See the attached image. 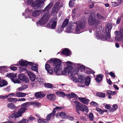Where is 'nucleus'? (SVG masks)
Returning <instances> with one entry per match:
<instances>
[{"mask_svg":"<svg viewBox=\"0 0 123 123\" xmlns=\"http://www.w3.org/2000/svg\"><path fill=\"white\" fill-rule=\"evenodd\" d=\"M72 65L74 67L73 68L71 66L70 71L68 72L67 75H68L70 78L75 83L79 82L81 81L80 78L78 79L75 75L77 74L80 70H82L84 69V66L82 64L80 63H73Z\"/></svg>","mask_w":123,"mask_h":123,"instance_id":"1","label":"nucleus"},{"mask_svg":"<svg viewBox=\"0 0 123 123\" xmlns=\"http://www.w3.org/2000/svg\"><path fill=\"white\" fill-rule=\"evenodd\" d=\"M73 63V62H67L65 63L67 66L64 68L63 71L62 70L60 67L57 68H54V71L57 75H67L70 71V69H71V67Z\"/></svg>","mask_w":123,"mask_h":123,"instance_id":"2","label":"nucleus"},{"mask_svg":"<svg viewBox=\"0 0 123 123\" xmlns=\"http://www.w3.org/2000/svg\"><path fill=\"white\" fill-rule=\"evenodd\" d=\"M102 30L101 26H99L94 29V30L95 31L96 38L98 39L105 41L108 37L107 32L106 31H105V30L103 31Z\"/></svg>","mask_w":123,"mask_h":123,"instance_id":"3","label":"nucleus"},{"mask_svg":"<svg viewBox=\"0 0 123 123\" xmlns=\"http://www.w3.org/2000/svg\"><path fill=\"white\" fill-rule=\"evenodd\" d=\"M97 17L99 19V21H97L96 20L94 14H90L88 20V23L90 25L96 26L99 23L103 18L102 16L100 14L98 13H97Z\"/></svg>","mask_w":123,"mask_h":123,"instance_id":"4","label":"nucleus"},{"mask_svg":"<svg viewBox=\"0 0 123 123\" xmlns=\"http://www.w3.org/2000/svg\"><path fill=\"white\" fill-rule=\"evenodd\" d=\"M86 23V21L83 20L81 21L79 20L75 23L76 24V27L75 29V33L79 34L84 31L83 29L84 27V25Z\"/></svg>","mask_w":123,"mask_h":123,"instance_id":"5","label":"nucleus"},{"mask_svg":"<svg viewBox=\"0 0 123 123\" xmlns=\"http://www.w3.org/2000/svg\"><path fill=\"white\" fill-rule=\"evenodd\" d=\"M69 98H74L76 99L79 98L80 101L82 103L87 105L89 100L84 98H79L75 94L72 92L71 93L67 94L66 95Z\"/></svg>","mask_w":123,"mask_h":123,"instance_id":"6","label":"nucleus"},{"mask_svg":"<svg viewBox=\"0 0 123 123\" xmlns=\"http://www.w3.org/2000/svg\"><path fill=\"white\" fill-rule=\"evenodd\" d=\"M50 18V14L49 13H45L41 19L37 23V25L39 26L45 25Z\"/></svg>","mask_w":123,"mask_h":123,"instance_id":"7","label":"nucleus"},{"mask_svg":"<svg viewBox=\"0 0 123 123\" xmlns=\"http://www.w3.org/2000/svg\"><path fill=\"white\" fill-rule=\"evenodd\" d=\"M27 110V109L25 108H21L18 110L17 112H14L9 117L10 118L18 117L21 116L23 113Z\"/></svg>","mask_w":123,"mask_h":123,"instance_id":"8","label":"nucleus"},{"mask_svg":"<svg viewBox=\"0 0 123 123\" xmlns=\"http://www.w3.org/2000/svg\"><path fill=\"white\" fill-rule=\"evenodd\" d=\"M114 33L115 41L118 42L123 40V28H121L119 31H116Z\"/></svg>","mask_w":123,"mask_h":123,"instance_id":"9","label":"nucleus"},{"mask_svg":"<svg viewBox=\"0 0 123 123\" xmlns=\"http://www.w3.org/2000/svg\"><path fill=\"white\" fill-rule=\"evenodd\" d=\"M44 0H36L32 4L31 6L33 8L36 9L37 8H41L44 5Z\"/></svg>","mask_w":123,"mask_h":123,"instance_id":"10","label":"nucleus"},{"mask_svg":"<svg viewBox=\"0 0 123 123\" xmlns=\"http://www.w3.org/2000/svg\"><path fill=\"white\" fill-rule=\"evenodd\" d=\"M50 63L53 64V66L54 68H56L60 67L61 64V62L58 59H51L48 61Z\"/></svg>","mask_w":123,"mask_h":123,"instance_id":"11","label":"nucleus"},{"mask_svg":"<svg viewBox=\"0 0 123 123\" xmlns=\"http://www.w3.org/2000/svg\"><path fill=\"white\" fill-rule=\"evenodd\" d=\"M63 6V5L62 4L61 5V2L60 1H58L54 5L51 11V14L55 16L56 15L57 13V11L60 7H61Z\"/></svg>","mask_w":123,"mask_h":123,"instance_id":"12","label":"nucleus"},{"mask_svg":"<svg viewBox=\"0 0 123 123\" xmlns=\"http://www.w3.org/2000/svg\"><path fill=\"white\" fill-rule=\"evenodd\" d=\"M17 73H9L7 75V76L10 78L12 81L14 83H20V81L17 79L16 78Z\"/></svg>","mask_w":123,"mask_h":123,"instance_id":"13","label":"nucleus"},{"mask_svg":"<svg viewBox=\"0 0 123 123\" xmlns=\"http://www.w3.org/2000/svg\"><path fill=\"white\" fill-rule=\"evenodd\" d=\"M57 17H55L50 20L49 24L51 26V28L55 29L56 26L57 22Z\"/></svg>","mask_w":123,"mask_h":123,"instance_id":"14","label":"nucleus"},{"mask_svg":"<svg viewBox=\"0 0 123 123\" xmlns=\"http://www.w3.org/2000/svg\"><path fill=\"white\" fill-rule=\"evenodd\" d=\"M74 103L75 105L76 109L77 110V111H76L79 114V111H78L80 110L81 111H83L84 110L82 109L83 105L78 101H75Z\"/></svg>","mask_w":123,"mask_h":123,"instance_id":"15","label":"nucleus"},{"mask_svg":"<svg viewBox=\"0 0 123 123\" xmlns=\"http://www.w3.org/2000/svg\"><path fill=\"white\" fill-rule=\"evenodd\" d=\"M18 78L21 80L25 81L26 83L29 82V80L28 77L23 74H21L18 76Z\"/></svg>","mask_w":123,"mask_h":123,"instance_id":"16","label":"nucleus"},{"mask_svg":"<svg viewBox=\"0 0 123 123\" xmlns=\"http://www.w3.org/2000/svg\"><path fill=\"white\" fill-rule=\"evenodd\" d=\"M26 73L29 76L31 80L32 81L35 80L36 79V75L34 73L27 70H26Z\"/></svg>","mask_w":123,"mask_h":123,"instance_id":"17","label":"nucleus"},{"mask_svg":"<svg viewBox=\"0 0 123 123\" xmlns=\"http://www.w3.org/2000/svg\"><path fill=\"white\" fill-rule=\"evenodd\" d=\"M53 2L50 3L42 11L43 12H47V13H49V10L51 7L53 5Z\"/></svg>","mask_w":123,"mask_h":123,"instance_id":"18","label":"nucleus"},{"mask_svg":"<svg viewBox=\"0 0 123 123\" xmlns=\"http://www.w3.org/2000/svg\"><path fill=\"white\" fill-rule=\"evenodd\" d=\"M29 65H31V69L33 71L36 72L38 71V67L37 64H35L33 62H29Z\"/></svg>","mask_w":123,"mask_h":123,"instance_id":"19","label":"nucleus"},{"mask_svg":"<svg viewBox=\"0 0 123 123\" xmlns=\"http://www.w3.org/2000/svg\"><path fill=\"white\" fill-rule=\"evenodd\" d=\"M45 68L49 74L51 75L53 74V71L52 69L50 68L49 64L46 63V64Z\"/></svg>","mask_w":123,"mask_h":123,"instance_id":"20","label":"nucleus"},{"mask_svg":"<svg viewBox=\"0 0 123 123\" xmlns=\"http://www.w3.org/2000/svg\"><path fill=\"white\" fill-rule=\"evenodd\" d=\"M35 95L36 98H37L43 97L45 95L43 92H40L35 93Z\"/></svg>","mask_w":123,"mask_h":123,"instance_id":"21","label":"nucleus"},{"mask_svg":"<svg viewBox=\"0 0 123 123\" xmlns=\"http://www.w3.org/2000/svg\"><path fill=\"white\" fill-rule=\"evenodd\" d=\"M19 64L21 66H25L26 67L28 64H29V62L27 61L23 60H21L19 61Z\"/></svg>","mask_w":123,"mask_h":123,"instance_id":"22","label":"nucleus"},{"mask_svg":"<svg viewBox=\"0 0 123 123\" xmlns=\"http://www.w3.org/2000/svg\"><path fill=\"white\" fill-rule=\"evenodd\" d=\"M42 12H43L42 10L34 11L32 13V16L34 17H37L40 15Z\"/></svg>","mask_w":123,"mask_h":123,"instance_id":"23","label":"nucleus"},{"mask_svg":"<svg viewBox=\"0 0 123 123\" xmlns=\"http://www.w3.org/2000/svg\"><path fill=\"white\" fill-rule=\"evenodd\" d=\"M123 0H116V1L111 2V4L113 6H117L123 1Z\"/></svg>","mask_w":123,"mask_h":123,"instance_id":"24","label":"nucleus"},{"mask_svg":"<svg viewBox=\"0 0 123 123\" xmlns=\"http://www.w3.org/2000/svg\"><path fill=\"white\" fill-rule=\"evenodd\" d=\"M117 108V104L113 105V107L111 108L109 105H108V109H109V111L110 112H113L116 110Z\"/></svg>","mask_w":123,"mask_h":123,"instance_id":"25","label":"nucleus"},{"mask_svg":"<svg viewBox=\"0 0 123 123\" xmlns=\"http://www.w3.org/2000/svg\"><path fill=\"white\" fill-rule=\"evenodd\" d=\"M59 116L61 117L63 119H65L67 117V116L66 114L62 112H61L60 113H57L56 116L58 117Z\"/></svg>","mask_w":123,"mask_h":123,"instance_id":"26","label":"nucleus"},{"mask_svg":"<svg viewBox=\"0 0 123 123\" xmlns=\"http://www.w3.org/2000/svg\"><path fill=\"white\" fill-rule=\"evenodd\" d=\"M47 98L51 100H55L56 99L55 95L52 94H47Z\"/></svg>","mask_w":123,"mask_h":123,"instance_id":"27","label":"nucleus"},{"mask_svg":"<svg viewBox=\"0 0 123 123\" xmlns=\"http://www.w3.org/2000/svg\"><path fill=\"white\" fill-rule=\"evenodd\" d=\"M55 112L56 111L54 110L51 113L48 115L47 117V120H48H48H50L52 117L53 118L54 117L55 115Z\"/></svg>","mask_w":123,"mask_h":123,"instance_id":"28","label":"nucleus"},{"mask_svg":"<svg viewBox=\"0 0 123 123\" xmlns=\"http://www.w3.org/2000/svg\"><path fill=\"white\" fill-rule=\"evenodd\" d=\"M84 66V69L82 70H80V71L85 70L87 73L88 74H93L94 73V71L91 69L88 68H86Z\"/></svg>","mask_w":123,"mask_h":123,"instance_id":"29","label":"nucleus"},{"mask_svg":"<svg viewBox=\"0 0 123 123\" xmlns=\"http://www.w3.org/2000/svg\"><path fill=\"white\" fill-rule=\"evenodd\" d=\"M26 95V93L21 92H18L15 94L16 96L18 97H24Z\"/></svg>","mask_w":123,"mask_h":123,"instance_id":"30","label":"nucleus"},{"mask_svg":"<svg viewBox=\"0 0 123 123\" xmlns=\"http://www.w3.org/2000/svg\"><path fill=\"white\" fill-rule=\"evenodd\" d=\"M62 53L67 56H68L70 55V52L68 49H65L62 52Z\"/></svg>","mask_w":123,"mask_h":123,"instance_id":"31","label":"nucleus"},{"mask_svg":"<svg viewBox=\"0 0 123 123\" xmlns=\"http://www.w3.org/2000/svg\"><path fill=\"white\" fill-rule=\"evenodd\" d=\"M74 27L72 26H68L66 30V31L67 32L70 33L72 32L73 31V29Z\"/></svg>","mask_w":123,"mask_h":123,"instance_id":"32","label":"nucleus"},{"mask_svg":"<svg viewBox=\"0 0 123 123\" xmlns=\"http://www.w3.org/2000/svg\"><path fill=\"white\" fill-rule=\"evenodd\" d=\"M56 94L58 96L63 97L65 96V94L62 91H58L56 92Z\"/></svg>","mask_w":123,"mask_h":123,"instance_id":"33","label":"nucleus"},{"mask_svg":"<svg viewBox=\"0 0 123 123\" xmlns=\"http://www.w3.org/2000/svg\"><path fill=\"white\" fill-rule=\"evenodd\" d=\"M28 87L27 85H23L17 88L18 91H21L25 90Z\"/></svg>","mask_w":123,"mask_h":123,"instance_id":"34","label":"nucleus"},{"mask_svg":"<svg viewBox=\"0 0 123 123\" xmlns=\"http://www.w3.org/2000/svg\"><path fill=\"white\" fill-rule=\"evenodd\" d=\"M31 105L34 106L39 107L41 106L40 103L37 102H32L30 103Z\"/></svg>","mask_w":123,"mask_h":123,"instance_id":"35","label":"nucleus"},{"mask_svg":"<svg viewBox=\"0 0 123 123\" xmlns=\"http://www.w3.org/2000/svg\"><path fill=\"white\" fill-rule=\"evenodd\" d=\"M7 106L9 108L12 109H14L16 108L14 104L13 103H9L7 104Z\"/></svg>","mask_w":123,"mask_h":123,"instance_id":"36","label":"nucleus"},{"mask_svg":"<svg viewBox=\"0 0 123 123\" xmlns=\"http://www.w3.org/2000/svg\"><path fill=\"white\" fill-rule=\"evenodd\" d=\"M69 21L68 19L67 18L65 19L62 24V27L64 28L65 27L68 25L69 23Z\"/></svg>","mask_w":123,"mask_h":123,"instance_id":"37","label":"nucleus"},{"mask_svg":"<svg viewBox=\"0 0 123 123\" xmlns=\"http://www.w3.org/2000/svg\"><path fill=\"white\" fill-rule=\"evenodd\" d=\"M8 101L9 102L15 103L18 101V99L16 98H8Z\"/></svg>","mask_w":123,"mask_h":123,"instance_id":"38","label":"nucleus"},{"mask_svg":"<svg viewBox=\"0 0 123 123\" xmlns=\"http://www.w3.org/2000/svg\"><path fill=\"white\" fill-rule=\"evenodd\" d=\"M31 104L30 102H27L22 104L21 105V107H23V108H26L27 110V109L26 108L29 106Z\"/></svg>","mask_w":123,"mask_h":123,"instance_id":"39","label":"nucleus"},{"mask_svg":"<svg viewBox=\"0 0 123 123\" xmlns=\"http://www.w3.org/2000/svg\"><path fill=\"white\" fill-rule=\"evenodd\" d=\"M109 25H108V39L111 38L110 30L112 28L111 24H110Z\"/></svg>","mask_w":123,"mask_h":123,"instance_id":"40","label":"nucleus"},{"mask_svg":"<svg viewBox=\"0 0 123 123\" xmlns=\"http://www.w3.org/2000/svg\"><path fill=\"white\" fill-rule=\"evenodd\" d=\"M7 84L6 81L4 80H2L0 81V86L2 87L6 85Z\"/></svg>","mask_w":123,"mask_h":123,"instance_id":"41","label":"nucleus"},{"mask_svg":"<svg viewBox=\"0 0 123 123\" xmlns=\"http://www.w3.org/2000/svg\"><path fill=\"white\" fill-rule=\"evenodd\" d=\"M96 81L98 82H99L102 80V74H100L98 75L95 79Z\"/></svg>","mask_w":123,"mask_h":123,"instance_id":"42","label":"nucleus"},{"mask_svg":"<svg viewBox=\"0 0 123 123\" xmlns=\"http://www.w3.org/2000/svg\"><path fill=\"white\" fill-rule=\"evenodd\" d=\"M90 81V78L89 77H87L85 79V84L87 86H88Z\"/></svg>","mask_w":123,"mask_h":123,"instance_id":"43","label":"nucleus"},{"mask_svg":"<svg viewBox=\"0 0 123 123\" xmlns=\"http://www.w3.org/2000/svg\"><path fill=\"white\" fill-rule=\"evenodd\" d=\"M38 121L39 123H47L48 122L46 119H44L42 118H39Z\"/></svg>","mask_w":123,"mask_h":123,"instance_id":"44","label":"nucleus"},{"mask_svg":"<svg viewBox=\"0 0 123 123\" xmlns=\"http://www.w3.org/2000/svg\"><path fill=\"white\" fill-rule=\"evenodd\" d=\"M75 4V1L74 0H70L69 2V6L70 7H73Z\"/></svg>","mask_w":123,"mask_h":123,"instance_id":"45","label":"nucleus"},{"mask_svg":"<svg viewBox=\"0 0 123 123\" xmlns=\"http://www.w3.org/2000/svg\"><path fill=\"white\" fill-rule=\"evenodd\" d=\"M82 109L84 110L83 111H82V112H84L85 111L86 113L88 112V108L86 105H83L82 108Z\"/></svg>","mask_w":123,"mask_h":123,"instance_id":"46","label":"nucleus"},{"mask_svg":"<svg viewBox=\"0 0 123 123\" xmlns=\"http://www.w3.org/2000/svg\"><path fill=\"white\" fill-rule=\"evenodd\" d=\"M79 78H80V80H81V81L79 82L81 83H83L84 82V79H85V77L84 76L81 75H79L78 76V79Z\"/></svg>","mask_w":123,"mask_h":123,"instance_id":"47","label":"nucleus"},{"mask_svg":"<svg viewBox=\"0 0 123 123\" xmlns=\"http://www.w3.org/2000/svg\"><path fill=\"white\" fill-rule=\"evenodd\" d=\"M77 12V10L76 9H73L72 11V15L73 18H74L76 15V13Z\"/></svg>","mask_w":123,"mask_h":123,"instance_id":"48","label":"nucleus"},{"mask_svg":"<svg viewBox=\"0 0 123 123\" xmlns=\"http://www.w3.org/2000/svg\"><path fill=\"white\" fill-rule=\"evenodd\" d=\"M97 95L99 97H104L105 96V94L103 93L98 92L97 93Z\"/></svg>","mask_w":123,"mask_h":123,"instance_id":"49","label":"nucleus"},{"mask_svg":"<svg viewBox=\"0 0 123 123\" xmlns=\"http://www.w3.org/2000/svg\"><path fill=\"white\" fill-rule=\"evenodd\" d=\"M89 118L90 120L91 121L93 120L94 118L93 115L92 113H90L89 114Z\"/></svg>","mask_w":123,"mask_h":123,"instance_id":"50","label":"nucleus"},{"mask_svg":"<svg viewBox=\"0 0 123 123\" xmlns=\"http://www.w3.org/2000/svg\"><path fill=\"white\" fill-rule=\"evenodd\" d=\"M28 120L27 119H24L18 122V123H27Z\"/></svg>","mask_w":123,"mask_h":123,"instance_id":"51","label":"nucleus"},{"mask_svg":"<svg viewBox=\"0 0 123 123\" xmlns=\"http://www.w3.org/2000/svg\"><path fill=\"white\" fill-rule=\"evenodd\" d=\"M44 86L46 87L50 88L53 86V85L50 83H46L44 84Z\"/></svg>","mask_w":123,"mask_h":123,"instance_id":"52","label":"nucleus"},{"mask_svg":"<svg viewBox=\"0 0 123 123\" xmlns=\"http://www.w3.org/2000/svg\"><path fill=\"white\" fill-rule=\"evenodd\" d=\"M116 94L115 91H112L111 90H108V95H114Z\"/></svg>","mask_w":123,"mask_h":123,"instance_id":"53","label":"nucleus"},{"mask_svg":"<svg viewBox=\"0 0 123 123\" xmlns=\"http://www.w3.org/2000/svg\"><path fill=\"white\" fill-rule=\"evenodd\" d=\"M96 110L97 111H98L99 113L100 114H102L103 113V111L99 108L96 107Z\"/></svg>","mask_w":123,"mask_h":123,"instance_id":"54","label":"nucleus"},{"mask_svg":"<svg viewBox=\"0 0 123 123\" xmlns=\"http://www.w3.org/2000/svg\"><path fill=\"white\" fill-rule=\"evenodd\" d=\"M6 68L5 66H2L0 67V72H2L3 71H5Z\"/></svg>","mask_w":123,"mask_h":123,"instance_id":"55","label":"nucleus"},{"mask_svg":"<svg viewBox=\"0 0 123 123\" xmlns=\"http://www.w3.org/2000/svg\"><path fill=\"white\" fill-rule=\"evenodd\" d=\"M90 104L91 105L95 106H97L98 105V103L94 101L91 102V103Z\"/></svg>","mask_w":123,"mask_h":123,"instance_id":"56","label":"nucleus"},{"mask_svg":"<svg viewBox=\"0 0 123 123\" xmlns=\"http://www.w3.org/2000/svg\"><path fill=\"white\" fill-rule=\"evenodd\" d=\"M109 74L113 78H115L116 77L114 73L112 72H110L109 73Z\"/></svg>","mask_w":123,"mask_h":123,"instance_id":"57","label":"nucleus"},{"mask_svg":"<svg viewBox=\"0 0 123 123\" xmlns=\"http://www.w3.org/2000/svg\"><path fill=\"white\" fill-rule=\"evenodd\" d=\"M8 98L7 95H0V99H3L6 98Z\"/></svg>","mask_w":123,"mask_h":123,"instance_id":"58","label":"nucleus"},{"mask_svg":"<svg viewBox=\"0 0 123 123\" xmlns=\"http://www.w3.org/2000/svg\"><path fill=\"white\" fill-rule=\"evenodd\" d=\"M9 68L12 70L13 71H15L17 70V67H12V66H10L9 67Z\"/></svg>","mask_w":123,"mask_h":123,"instance_id":"59","label":"nucleus"},{"mask_svg":"<svg viewBox=\"0 0 123 123\" xmlns=\"http://www.w3.org/2000/svg\"><path fill=\"white\" fill-rule=\"evenodd\" d=\"M8 97H15V94L14 93H12L7 95Z\"/></svg>","mask_w":123,"mask_h":123,"instance_id":"60","label":"nucleus"},{"mask_svg":"<svg viewBox=\"0 0 123 123\" xmlns=\"http://www.w3.org/2000/svg\"><path fill=\"white\" fill-rule=\"evenodd\" d=\"M26 99L24 98H18V101H25L26 100Z\"/></svg>","mask_w":123,"mask_h":123,"instance_id":"61","label":"nucleus"},{"mask_svg":"<svg viewBox=\"0 0 123 123\" xmlns=\"http://www.w3.org/2000/svg\"><path fill=\"white\" fill-rule=\"evenodd\" d=\"M26 69L25 68H23L21 67L19 68V71L21 72L22 71H25Z\"/></svg>","mask_w":123,"mask_h":123,"instance_id":"62","label":"nucleus"},{"mask_svg":"<svg viewBox=\"0 0 123 123\" xmlns=\"http://www.w3.org/2000/svg\"><path fill=\"white\" fill-rule=\"evenodd\" d=\"M89 3H91L92 4L90 5H89V7L90 8H91L92 7H93L94 6V3L93 2H91V0H90L88 2Z\"/></svg>","mask_w":123,"mask_h":123,"instance_id":"63","label":"nucleus"},{"mask_svg":"<svg viewBox=\"0 0 123 123\" xmlns=\"http://www.w3.org/2000/svg\"><path fill=\"white\" fill-rule=\"evenodd\" d=\"M35 119L34 118L31 116H30L28 119V121H32Z\"/></svg>","mask_w":123,"mask_h":123,"instance_id":"64","label":"nucleus"}]
</instances>
